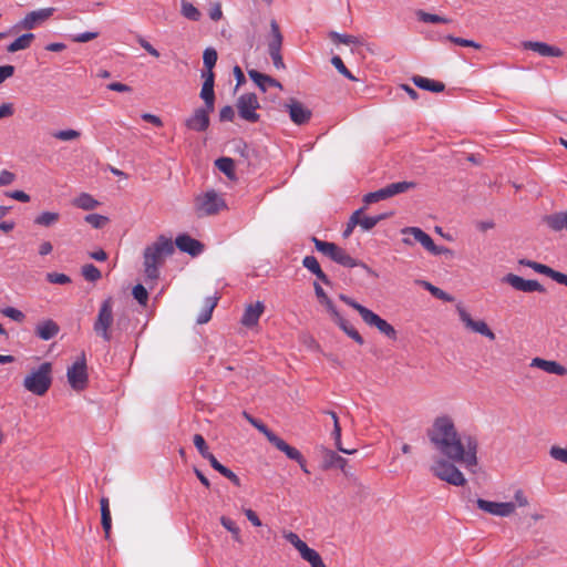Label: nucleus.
Listing matches in <instances>:
<instances>
[{"mask_svg":"<svg viewBox=\"0 0 567 567\" xmlns=\"http://www.w3.org/2000/svg\"><path fill=\"white\" fill-rule=\"evenodd\" d=\"M427 437L435 450L450 461L462 464L468 470L477 465L476 437L458 433L451 416H437L427 430Z\"/></svg>","mask_w":567,"mask_h":567,"instance_id":"f257e3e1","label":"nucleus"},{"mask_svg":"<svg viewBox=\"0 0 567 567\" xmlns=\"http://www.w3.org/2000/svg\"><path fill=\"white\" fill-rule=\"evenodd\" d=\"M174 252L172 239L159 236L153 244L144 249V274L146 279L155 281L159 277V267L165 258Z\"/></svg>","mask_w":567,"mask_h":567,"instance_id":"f03ea898","label":"nucleus"},{"mask_svg":"<svg viewBox=\"0 0 567 567\" xmlns=\"http://www.w3.org/2000/svg\"><path fill=\"white\" fill-rule=\"evenodd\" d=\"M339 299L357 310L367 326L378 329L380 333L390 340H396L398 333L394 327L386 320L382 319L379 315L346 295H340Z\"/></svg>","mask_w":567,"mask_h":567,"instance_id":"7ed1b4c3","label":"nucleus"},{"mask_svg":"<svg viewBox=\"0 0 567 567\" xmlns=\"http://www.w3.org/2000/svg\"><path fill=\"white\" fill-rule=\"evenodd\" d=\"M226 208L224 197L214 189L199 194L194 199V210L199 218L217 215Z\"/></svg>","mask_w":567,"mask_h":567,"instance_id":"20e7f679","label":"nucleus"},{"mask_svg":"<svg viewBox=\"0 0 567 567\" xmlns=\"http://www.w3.org/2000/svg\"><path fill=\"white\" fill-rule=\"evenodd\" d=\"M52 365L49 362L42 363L37 370L28 374L23 380V386L35 395H44L51 386Z\"/></svg>","mask_w":567,"mask_h":567,"instance_id":"39448f33","label":"nucleus"},{"mask_svg":"<svg viewBox=\"0 0 567 567\" xmlns=\"http://www.w3.org/2000/svg\"><path fill=\"white\" fill-rule=\"evenodd\" d=\"M455 462L449 458H435L430 466L431 473L441 481L454 486H464L466 478L463 473L455 466Z\"/></svg>","mask_w":567,"mask_h":567,"instance_id":"423d86ee","label":"nucleus"},{"mask_svg":"<svg viewBox=\"0 0 567 567\" xmlns=\"http://www.w3.org/2000/svg\"><path fill=\"white\" fill-rule=\"evenodd\" d=\"M113 300L107 298L102 302L93 324L94 332L106 342L112 339L110 328L113 324Z\"/></svg>","mask_w":567,"mask_h":567,"instance_id":"0eeeda50","label":"nucleus"},{"mask_svg":"<svg viewBox=\"0 0 567 567\" xmlns=\"http://www.w3.org/2000/svg\"><path fill=\"white\" fill-rule=\"evenodd\" d=\"M284 538L290 543L300 554L301 558L306 560L311 567H327L320 554L310 548L299 536L293 532H285Z\"/></svg>","mask_w":567,"mask_h":567,"instance_id":"6e6552de","label":"nucleus"},{"mask_svg":"<svg viewBox=\"0 0 567 567\" xmlns=\"http://www.w3.org/2000/svg\"><path fill=\"white\" fill-rule=\"evenodd\" d=\"M415 187H416V184L414 182L403 181V182L392 183V184H389L385 187L380 188L375 192L368 193L367 195H364L363 202L367 205H369L372 203L388 199L390 197H393V196L402 194V193H406L410 189H413Z\"/></svg>","mask_w":567,"mask_h":567,"instance_id":"1a4fd4ad","label":"nucleus"},{"mask_svg":"<svg viewBox=\"0 0 567 567\" xmlns=\"http://www.w3.org/2000/svg\"><path fill=\"white\" fill-rule=\"evenodd\" d=\"M68 382L75 391H82L87 386L89 375L85 354L82 353L78 360L68 369Z\"/></svg>","mask_w":567,"mask_h":567,"instance_id":"9d476101","label":"nucleus"},{"mask_svg":"<svg viewBox=\"0 0 567 567\" xmlns=\"http://www.w3.org/2000/svg\"><path fill=\"white\" fill-rule=\"evenodd\" d=\"M456 311L458 313V318L465 329L471 332L478 333L491 341H494L496 336L488 327V324L482 319H473L470 312L461 305L456 306Z\"/></svg>","mask_w":567,"mask_h":567,"instance_id":"9b49d317","label":"nucleus"},{"mask_svg":"<svg viewBox=\"0 0 567 567\" xmlns=\"http://www.w3.org/2000/svg\"><path fill=\"white\" fill-rule=\"evenodd\" d=\"M239 116L249 122L256 123L259 121L260 116L257 113L259 109V101L256 94L254 93H245L240 95L236 103Z\"/></svg>","mask_w":567,"mask_h":567,"instance_id":"f8f14e48","label":"nucleus"},{"mask_svg":"<svg viewBox=\"0 0 567 567\" xmlns=\"http://www.w3.org/2000/svg\"><path fill=\"white\" fill-rule=\"evenodd\" d=\"M282 34L276 20L270 21V37L268 39V51L275 68L285 69L281 55Z\"/></svg>","mask_w":567,"mask_h":567,"instance_id":"ddd939ff","label":"nucleus"},{"mask_svg":"<svg viewBox=\"0 0 567 567\" xmlns=\"http://www.w3.org/2000/svg\"><path fill=\"white\" fill-rule=\"evenodd\" d=\"M284 109L288 112L291 122L299 126L309 123L312 117L311 110L296 99H289L284 104Z\"/></svg>","mask_w":567,"mask_h":567,"instance_id":"4468645a","label":"nucleus"},{"mask_svg":"<svg viewBox=\"0 0 567 567\" xmlns=\"http://www.w3.org/2000/svg\"><path fill=\"white\" fill-rule=\"evenodd\" d=\"M476 504L481 511L499 517H508L513 515L516 511V506L513 502L497 503L478 498L476 501Z\"/></svg>","mask_w":567,"mask_h":567,"instance_id":"2eb2a0df","label":"nucleus"},{"mask_svg":"<svg viewBox=\"0 0 567 567\" xmlns=\"http://www.w3.org/2000/svg\"><path fill=\"white\" fill-rule=\"evenodd\" d=\"M502 282L509 285L513 289L522 292H545V288L537 280L524 279L515 274H507Z\"/></svg>","mask_w":567,"mask_h":567,"instance_id":"dca6fc26","label":"nucleus"},{"mask_svg":"<svg viewBox=\"0 0 567 567\" xmlns=\"http://www.w3.org/2000/svg\"><path fill=\"white\" fill-rule=\"evenodd\" d=\"M54 11V8L33 10L25 14V17L18 23V28L23 30L35 29L38 25L49 20L53 16Z\"/></svg>","mask_w":567,"mask_h":567,"instance_id":"f3484780","label":"nucleus"},{"mask_svg":"<svg viewBox=\"0 0 567 567\" xmlns=\"http://www.w3.org/2000/svg\"><path fill=\"white\" fill-rule=\"evenodd\" d=\"M214 110H208V107H198L193 114L185 120V126L195 132H205L209 127L210 118L209 114Z\"/></svg>","mask_w":567,"mask_h":567,"instance_id":"a211bd4d","label":"nucleus"},{"mask_svg":"<svg viewBox=\"0 0 567 567\" xmlns=\"http://www.w3.org/2000/svg\"><path fill=\"white\" fill-rule=\"evenodd\" d=\"M331 260H333L334 262H337L343 267H348V268L361 267L369 275L377 276L375 272L368 265H365L364 262H362L360 260L352 258L343 248H341L339 246H337V248L331 257Z\"/></svg>","mask_w":567,"mask_h":567,"instance_id":"6ab92c4d","label":"nucleus"},{"mask_svg":"<svg viewBox=\"0 0 567 567\" xmlns=\"http://www.w3.org/2000/svg\"><path fill=\"white\" fill-rule=\"evenodd\" d=\"M276 449H278L280 452L285 453L286 456L292 461H296L300 468L306 473L309 474V470L307 467V462L301 454L299 450H297L293 446H290L286 441H284L281 437H278L276 442L272 444Z\"/></svg>","mask_w":567,"mask_h":567,"instance_id":"aec40b11","label":"nucleus"},{"mask_svg":"<svg viewBox=\"0 0 567 567\" xmlns=\"http://www.w3.org/2000/svg\"><path fill=\"white\" fill-rule=\"evenodd\" d=\"M523 48L532 50L542 56L560 58L564 55V51L561 49L539 41H526L523 43Z\"/></svg>","mask_w":567,"mask_h":567,"instance_id":"412c9836","label":"nucleus"},{"mask_svg":"<svg viewBox=\"0 0 567 567\" xmlns=\"http://www.w3.org/2000/svg\"><path fill=\"white\" fill-rule=\"evenodd\" d=\"M175 244L181 251L194 257L198 256L204 249V245L200 241L186 234L177 236Z\"/></svg>","mask_w":567,"mask_h":567,"instance_id":"4be33fe9","label":"nucleus"},{"mask_svg":"<svg viewBox=\"0 0 567 567\" xmlns=\"http://www.w3.org/2000/svg\"><path fill=\"white\" fill-rule=\"evenodd\" d=\"M530 367L540 369L549 374H556L560 377L567 374V369L559 362L554 360H546L539 357L532 359Z\"/></svg>","mask_w":567,"mask_h":567,"instance_id":"5701e85b","label":"nucleus"},{"mask_svg":"<svg viewBox=\"0 0 567 567\" xmlns=\"http://www.w3.org/2000/svg\"><path fill=\"white\" fill-rule=\"evenodd\" d=\"M60 332L59 324L52 319H45L37 323L34 333L43 341L53 339Z\"/></svg>","mask_w":567,"mask_h":567,"instance_id":"b1692460","label":"nucleus"},{"mask_svg":"<svg viewBox=\"0 0 567 567\" xmlns=\"http://www.w3.org/2000/svg\"><path fill=\"white\" fill-rule=\"evenodd\" d=\"M265 311V305L261 301L250 303L245 308L241 323L245 327H254L258 323L259 318Z\"/></svg>","mask_w":567,"mask_h":567,"instance_id":"393cba45","label":"nucleus"},{"mask_svg":"<svg viewBox=\"0 0 567 567\" xmlns=\"http://www.w3.org/2000/svg\"><path fill=\"white\" fill-rule=\"evenodd\" d=\"M332 320L339 326V328L358 344H363L364 340L361 334L351 326L349 322L339 313L336 309L330 313Z\"/></svg>","mask_w":567,"mask_h":567,"instance_id":"a878e982","label":"nucleus"},{"mask_svg":"<svg viewBox=\"0 0 567 567\" xmlns=\"http://www.w3.org/2000/svg\"><path fill=\"white\" fill-rule=\"evenodd\" d=\"M248 75L262 92H266L267 86H276L281 89V84L277 80L256 70H249Z\"/></svg>","mask_w":567,"mask_h":567,"instance_id":"bb28decb","label":"nucleus"},{"mask_svg":"<svg viewBox=\"0 0 567 567\" xmlns=\"http://www.w3.org/2000/svg\"><path fill=\"white\" fill-rule=\"evenodd\" d=\"M338 467L347 473V460L333 451L327 450L323 454V468Z\"/></svg>","mask_w":567,"mask_h":567,"instance_id":"cd10ccee","label":"nucleus"},{"mask_svg":"<svg viewBox=\"0 0 567 567\" xmlns=\"http://www.w3.org/2000/svg\"><path fill=\"white\" fill-rule=\"evenodd\" d=\"M412 81H413L414 85H416L417 87H420L422 90L431 91L434 93L443 92L445 89L444 83L434 81V80H431V79H427V78H424L421 75L413 76Z\"/></svg>","mask_w":567,"mask_h":567,"instance_id":"c85d7f7f","label":"nucleus"},{"mask_svg":"<svg viewBox=\"0 0 567 567\" xmlns=\"http://www.w3.org/2000/svg\"><path fill=\"white\" fill-rule=\"evenodd\" d=\"M101 505V524L105 534V538L109 539L112 528V516L110 511V502L107 497H102L100 501Z\"/></svg>","mask_w":567,"mask_h":567,"instance_id":"c756f323","label":"nucleus"},{"mask_svg":"<svg viewBox=\"0 0 567 567\" xmlns=\"http://www.w3.org/2000/svg\"><path fill=\"white\" fill-rule=\"evenodd\" d=\"M302 265L310 272L317 276L324 285H330V280L327 275L322 271L317 258L315 256H306L302 260Z\"/></svg>","mask_w":567,"mask_h":567,"instance_id":"7c9ffc66","label":"nucleus"},{"mask_svg":"<svg viewBox=\"0 0 567 567\" xmlns=\"http://www.w3.org/2000/svg\"><path fill=\"white\" fill-rule=\"evenodd\" d=\"M405 237L402 238V243L406 246H413L415 243L421 244L423 236L426 234L419 227H405L401 230Z\"/></svg>","mask_w":567,"mask_h":567,"instance_id":"2f4dec72","label":"nucleus"},{"mask_svg":"<svg viewBox=\"0 0 567 567\" xmlns=\"http://www.w3.org/2000/svg\"><path fill=\"white\" fill-rule=\"evenodd\" d=\"M73 205L83 210H93L100 206V202L87 193H81L73 199Z\"/></svg>","mask_w":567,"mask_h":567,"instance_id":"473e14b6","label":"nucleus"},{"mask_svg":"<svg viewBox=\"0 0 567 567\" xmlns=\"http://www.w3.org/2000/svg\"><path fill=\"white\" fill-rule=\"evenodd\" d=\"M34 40L33 33H24L17 38L12 43H10L7 48V51L10 53H14L21 50L28 49L32 41Z\"/></svg>","mask_w":567,"mask_h":567,"instance_id":"72a5a7b5","label":"nucleus"},{"mask_svg":"<svg viewBox=\"0 0 567 567\" xmlns=\"http://www.w3.org/2000/svg\"><path fill=\"white\" fill-rule=\"evenodd\" d=\"M546 223L553 230H567V212H561L547 216Z\"/></svg>","mask_w":567,"mask_h":567,"instance_id":"f704fd0d","label":"nucleus"},{"mask_svg":"<svg viewBox=\"0 0 567 567\" xmlns=\"http://www.w3.org/2000/svg\"><path fill=\"white\" fill-rule=\"evenodd\" d=\"M421 245L425 250H427L430 254H432L434 256H440V255L451 252V250L449 248H446L444 246L435 245V243L433 241V239L431 238V236L429 234H425L423 236V239L421 240Z\"/></svg>","mask_w":567,"mask_h":567,"instance_id":"c9c22d12","label":"nucleus"},{"mask_svg":"<svg viewBox=\"0 0 567 567\" xmlns=\"http://www.w3.org/2000/svg\"><path fill=\"white\" fill-rule=\"evenodd\" d=\"M519 264L532 268L533 270H535L538 274L546 275L551 279H554V276L557 271L544 264H539L537 261H533V260H528V259H522V260H519Z\"/></svg>","mask_w":567,"mask_h":567,"instance_id":"e433bc0d","label":"nucleus"},{"mask_svg":"<svg viewBox=\"0 0 567 567\" xmlns=\"http://www.w3.org/2000/svg\"><path fill=\"white\" fill-rule=\"evenodd\" d=\"M217 300L218 299L216 297L206 298L204 309L197 318V323L203 324L210 320L213 310L217 305Z\"/></svg>","mask_w":567,"mask_h":567,"instance_id":"4c0bfd02","label":"nucleus"},{"mask_svg":"<svg viewBox=\"0 0 567 567\" xmlns=\"http://www.w3.org/2000/svg\"><path fill=\"white\" fill-rule=\"evenodd\" d=\"M60 219V214L56 212H43L38 215L34 223L39 226L50 227L56 224Z\"/></svg>","mask_w":567,"mask_h":567,"instance_id":"58836bf2","label":"nucleus"},{"mask_svg":"<svg viewBox=\"0 0 567 567\" xmlns=\"http://www.w3.org/2000/svg\"><path fill=\"white\" fill-rule=\"evenodd\" d=\"M388 216H390V214H382L378 216H362L361 214L358 216V225L361 226L363 230H370Z\"/></svg>","mask_w":567,"mask_h":567,"instance_id":"ea45409f","label":"nucleus"},{"mask_svg":"<svg viewBox=\"0 0 567 567\" xmlns=\"http://www.w3.org/2000/svg\"><path fill=\"white\" fill-rule=\"evenodd\" d=\"M311 240L315 244V247L319 252H321L322 255H324L331 259V257L337 248L336 244L320 240L317 237H312Z\"/></svg>","mask_w":567,"mask_h":567,"instance_id":"a19ab883","label":"nucleus"},{"mask_svg":"<svg viewBox=\"0 0 567 567\" xmlns=\"http://www.w3.org/2000/svg\"><path fill=\"white\" fill-rule=\"evenodd\" d=\"M200 97L205 102V107H208V110L215 109L214 85L203 83L202 91H200Z\"/></svg>","mask_w":567,"mask_h":567,"instance_id":"79ce46f5","label":"nucleus"},{"mask_svg":"<svg viewBox=\"0 0 567 567\" xmlns=\"http://www.w3.org/2000/svg\"><path fill=\"white\" fill-rule=\"evenodd\" d=\"M81 274L84 279L90 282H96L102 277L101 271L93 264H86L82 266Z\"/></svg>","mask_w":567,"mask_h":567,"instance_id":"37998d69","label":"nucleus"},{"mask_svg":"<svg viewBox=\"0 0 567 567\" xmlns=\"http://www.w3.org/2000/svg\"><path fill=\"white\" fill-rule=\"evenodd\" d=\"M216 167L226 176L233 177L235 174V163L229 157H220L215 162Z\"/></svg>","mask_w":567,"mask_h":567,"instance_id":"c03bdc74","label":"nucleus"},{"mask_svg":"<svg viewBox=\"0 0 567 567\" xmlns=\"http://www.w3.org/2000/svg\"><path fill=\"white\" fill-rule=\"evenodd\" d=\"M416 17L424 23H450L451 20L437 14L429 13L423 10L416 11Z\"/></svg>","mask_w":567,"mask_h":567,"instance_id":"a18cd8bd","label":"nucleus"},{"mask_svg":"<svg viewBox=\"0 0 567 567\" xmlns=\"http://www.w3.org/2000/svg\"><path fill=\"white\" fill-rule=\"evenodd\" d=\"M315 292L320 303H322L326 307L329 313H332L333 310H336V307L332 303L331 299L327 296L322 287L317 282H315Z\"/></svg>","mask_w":567,"mask_h":567,"instance_id":"49530a36","label":"nucleus"},{"mask_svg":"<svg viewBox=\"0 0 567 567\" xmlns=\"http://www.w3.org/2000/svg\"><path fill=\"white\" fill-rule=\"evenodd\" d=\"M182 14L192 21H198L200 19L199 10L190 2H182Z\"/></svg>","mask_w":567,"mask_h":567,"instance_id":"de8ad7c7","label":"nucleus"},{"mask_svg":"<svg viewBox=\"0 0 567 567\" xmlns=\"http://www.w3.org/2000/svg\"><path fill=\"white\" fill-rule=\"evenodd\" d=\"M220 524L228 530L233 535V538L236 540V542H241V536H240V529L239 527L236 525V523L226 517V516H221L220 517Z\"/></svg>","mask_w":567,"mask_h":567,"instance_id":"09e8293b","label":"nucleus"},{"mask_svg":"<svg viewBox=\"0 0 567 567\" xmlns=\"http://www.w3.org/2000/svg\"><path fill=\"white\" fill-rule=\"evenodd\" d=\"M85 221L93 228L100 229L107 225L109 218L100 214H90L85 216Z\"/></svg>","mask_w":567,"mask_h":567,"instance_id":"8fccbe9b","label":"nucleus"},{"mask_svg":"<svg viewBox=\"0 0 567 567\" xmlns=\"http://www.w3.org/2000/svg\"><path fill=\"white\" fill-rule=\"evenodd\" d=\"M332 436L336 441V446L337 449L344 453V454H354L357 452V450H348V449H344L341 444V426L339 424V420H336V425L333 426V431H332Z\"/></svg>","mask_w":567,"mask_h":567,"instance_id":"3c124183","label":"nucleus"},{"mask_svg":"<svg viewBox=\"0 0 567 567\" xmlns=\"http://www.w3.org/2000/svg\"><path fill=\"white\" fill-rule=\"evenodd\" d=\"M81 133L76 130H63V131H56L52 134V136L59 141L68 142L78 140L80 137Z\"/></svg>","mask_w":567,"mask_h":567,"instance_id":"603ef678","label":"nucleus"},{"mask_svg":"<svg viewBox=\"0 0 567 567\" xmlns=\"http://www.w3.org/2000/svg\"><path fill=\"white\" fill-rule=\"evenodd\" d=\"M331 63L338 70L339 73H341L342 75H344L346 78H348L351 81H357V79L353 76V74L347 69V66L344 65V63L340 56L334 55L331 59Z\"/></svg>","mask_w":567,"mask_h":567,"instance_id":"864d4df0","label":"nucleus"},{"mask_svg":"<svg viewBox=\"0 0 567 567\" xmlns=\"http://www.w3.org/2000/svg\"><path fill=\"white\" fill-rule=\"evenodd\" d=\"M549 455L553 460L567 464V446L560 447L558 445H553L549 449Z\"/></svg>","mask_w":567,"mask_h":567,"instance_id":"5fc2aeb1","label":"nucleus"},{"mask_svg":"<svg viewBox=\"0 0 567 567\" xmlns=\"http://www.w3.org/2000/svg\"><path fill=\"white\" fill-rule=\"evenodd\" d=\"M217 52L213 48H207L203 54V63L205 69H213L217 62Z\"/></svg>","mask_w":567,"mask_h":567,"instance_id":"6e6d98bb","label":"nucleus"},{"mask_svg":"<svg viewBox=\"0 0 567 567\" xmlns=\"http://www.w3.org/2000/svg\"><path fill=\"white\" fill-rule=\"evenodd\" d=\"M330 39L336 43H343V44H357L359 43L358 39L350 34H340L338 32H330Z\"/></svg>","mask_w":567,"mask_h":567,"instance_id":"4d7b16f0","label":"nucleus"},{"mask_svg":"<svg viewBox=\"0 0 567 567\" xmlns=\"http://www.w3.org/2000/svg\"><path fill=\"white\" fill-rule=\"evenodd\" d=\"M1 312L3 316L10 318L16 322H22L25 319V315L21 310L13 307H7L2 309Z\"/></svg>","mask_w":567,"mask_h":567,"instance_id":"13d9d810","label":"nucleus"},{"mask_svg":"<svg viewBox=\"0 0 567 567\" xmlns=\"http://www.w3.org/2000/svg\"><path fill=\"white\" fill-rule=\"evenodd\" d=\"M133 296L134 298L143 306L146 305L147 300H148V292L146 290V288L143 286V285H136L134 288H133Z\"/></svg>","mask_w":567,"mask_h":567,"instance_id":"bf43d9fd","label":"nucleus"},{"mask_svg":"<svg viewBox=\"0 0 567 567\" xmlns=\"http://www.w3.org/2000/svg\"><path fill=\"white\" fill-rule=\"evenodd\" d=\"M445 39L451 41V42H453L454 44H457V45H461V47H470V48H474V49H477V50L481 49V44L475 42V41H473V40L457 38V37H454V35H447Z\"/></svg>","mask_w":567,"mask_h":567,"instance_id":"052dcab7","label":"nucleus"},{"mask_svg":"<svg viewBox=\"0 0 567 567\" xmlns=\"http://www.w3.org/2000/svg\"><path fill=\"white\" fill-rule=\"evenodd\" d=\"M194 445L198 450L199 454L205 457L210 452L208 451V446L206 444L205 439L200 434H195L193 437Z\"/></svg>","mask_w":567,"mask_h":567,"instance_id":"680f3d73","label":"nucleus"},{"mask_svg":"<svg viewBox=\"0 0 567 567\" xmlns=\"http://www.w3.org/2000/svg\"><path fill=\"white\" fill-rule=\"evenodd\" d=\"M47 280L51 284H58V285H66L71 282V279L69 276L60 272H50L47 275Z\"/></svg>","mask_w":567,"mask_h":567,"instance_id":"e2e57ef3","label":"nucleus"},{"mask_svg":"<svg viewBox=\"0 0 567 567\" xmlns=\"http://www.w3.org/2000/svg\"><path fill=\"white\" fill-rule=\"evenodd\" d=\"M362 213H363V208H360L351 215L349 223L347 225V228L343 231L344 238H347L351 235V233L353 231V228L358 225V216H360Z\"/></svg>","mask_w":567,"mask_h":567,"instance_id":"0e129e2a","label":"nucleus"},{"mask_svg":"<svg viewBox=\"0 0 567 567\" xmlns=\"http://www.w3.org/2000/svg\"><path fill=\"white\" fill-rule=\"evenodd\" d=\"M6 196L9 198L22 202V203L30 202V196L27 193H24L23 190L6 192Z\"/></svg>","mask_w":567,"mask_h":567,"instance_id":"69168bd1","label":"nucleus"},{"mask_svg":"<svg viewBox=\"0 0 567 567\" xmlns=\"http://www.w3.org/2000/svg\"><path fill=\"white\" fill-rule=\"evenodd\" d=\"M137 42L152 56H154V58H158L159 56V52L146 39L140 37L137 39Z\"/></svg>","mask_w":567,"mask_h":567,"instance_id":"338daca9","label":"nucleus"},{"mask_svg":"<svg viewBox=\"0 0 567 567\" xmlns=\"http://www.w3.org/2000/svg\"><path fill=\"white\" fill-rule=\"evenodd\" d=\"M514 499L513 502L515 506L525 507L529 504L527 496L525 495L523 489H517L514 493Z\"/></svg>","mask_w":567,"mask_h":567,"instance_id":"774afa93","label":"nucleus"}]
</instances>
